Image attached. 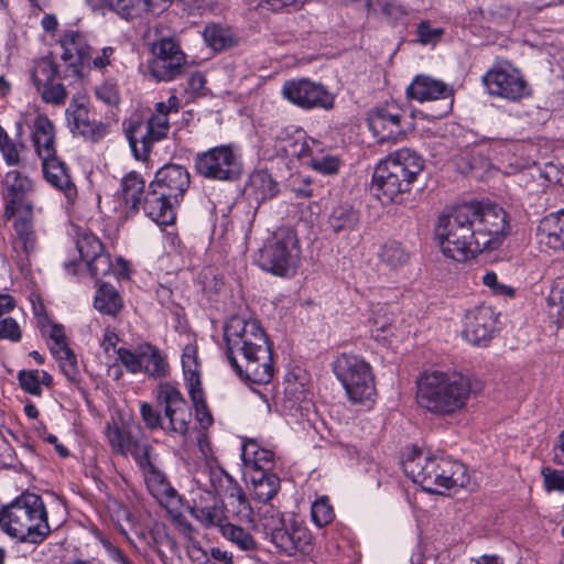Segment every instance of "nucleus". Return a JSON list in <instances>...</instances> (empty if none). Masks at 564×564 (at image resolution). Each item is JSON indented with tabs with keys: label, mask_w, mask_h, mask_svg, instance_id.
Instances as JSON below:
<instances>
[{
	"label": "nucleus",
	"mask_w": 564,
	"mask_h": 564,
	"mask_svg": "<svg viewBox=\"0 0 564 564\" xmlns=\"http://www.w3.org/2000/svg\"><path fill=\"white\" fill-rule=\"evenodd\" d=\"M444 34L442 28H433L430 21H421L416 26V41L423 45H435Z\"/></svg>",
	"instance_id": "obj_49"
},
{
	"label": "nucleus",
	"mask_w": 564,
	"mask_h": 564,
	"mask_svg": "<svg viewBox=\"0 0 564 564\" xmlns=\"http://www.w3.org/2000/svg\"><path fill=\"white\" fill-rule=\"evenodd\" d=\"M56 77H61V74L57 65L50 57L39 59L32 69V79L37 89L53 82Z\"/></svg>",
	"instance_id": "obj_39"
},
{
	"label": "nucleus",
	"mask_w": 564,
	"mask_h": 564,
	"mask_svg": "<svg viewBox=\"0 0 564 564\" xmlns=\"http://www.w3.org/2000/svg\"><path fill=\"white\" fill-rule=\"evenodd\" d=\"M402 109L391 102L377 107L368 113V126L379 142L394 141L401 134Z\"/></svg>",
	"instance_id": "obj_19"
},
{
	"label": "nucleus",
	"mask_w": 564,
	"mask_h": 564,
	"mask_svg": "<svg viewBox=\"0 0 564 564\" xmlns=\"http://www.w3.org/2000/svg\"><path fill=\"white\" fill-rule=\"evenodd\" d=\"M230 497L235 498L236 501L238 502L239 512L247 518H251V516L253 514V509L242 489L240 487H235L232 489V492L230 494Z\"/></svg>",
	"instance_id": "obj_60"
},
{
	"label": "nucleus",
	"mask_w": 564,
	"mask_h": 564,
	"mask_svg": "<svg viewBox=\"0 0 564 564\" xmlns=\"http://www.w3.org/2000/svg\"><path fill=\"white\" fill-rule=\"evenodd\" d=\"M404 471L414 482L432 494L464 487L467 482L466 468L463 464L445 457H429L414 452L403 462Z\"/></svg>",
	"instance_id": "obj_6"
},
{
	"label": "nucleus",
	"mask_w": 564,
	"mask_h": 564,
	"mask_svg": "<svg viewBox=\"0 0 564 564\" xmlns=\"http://www.w3.org/2000/svg\"><path fill=\"white\" fill-rule=\"evenodd\" d=\"M253 498L267 505L280 489V478L270 471H257L249 476Z\"/></svg>",
	"instance_id": "obj_31"
},
{
	"label": "nucleus",
	"mask_w": 564,
	"mask_h": 564,
	"mask_svg": "<svg viewBox=\"0 0 564 564\" xmlns=\"http://www.w3.org/2000/svg\"><path fill=\"white\" fill-rule=\"evenodd\" d=\"M142 469L148 473L147 485L156 499L162 501L163 499L171 500L176 498V490L171 487L164 475L158 471L152 463L151 466Z\"/></svg>",
	"instance_id": "obj_34"
},
{
	"label": "nucleus",
	"mask_w": 564,
	"mask_h": 564,
	"mask_svg": "<svg viewBox=\"0 0 564 564\" xmlns=\"http://www.w3.org/2000/svg\"><path fill=\"white\" fill-rule=\"evenodd\" d=\"M205 42L215 51L224 50L231 45V36L229 32L220 25H207L203 32Z\"/></svg>",
	"instance_id": "obj_43"
},
{
	"label": "nucleus",
	"mask_w": 564,
	"mask_h": 564,
	"mask_svg": "<svg viewBox=\"0 0 564 564\" xmlns=\"http://www.w3.org/2000/svg\"><path fill=\"white\" fill-rule=\"evenodd\" d=\"M119 360L132 373L141 372V347L137 352H132L124 348L118 349Z\"/></svg>",
	"instance_id": "obj_54"
},
{
	"label": "nucleus",
	"mask_w": 564,
	"mask_h": 564,
	"mask_svg": "<svg viewBox=\"0 0 564 564\" xmlns=\"http://www.w3.org/2000/svg\"><path fill=\"white\" fill-rule=\"evenodd\" d=\"M423 166L424 162L416 152L410 149L398 150L377 165L371 188L382 204H400Z\"/></svg>",
	"instance_id": "obj_3"
},
{
	"label": "nucleus",
	"mask_w": 564,
	"mask_h": 564,
	"mask_svg": "<svg viewBox=\"0 0 564 564\" xmlns=\"http://www.w3.org/2000/svg\"><path fill=\"white\" fill-rule=\"evenodd\" d=\"M170 123L165 113H154L147 122L144 131L140 124L129 132V143L138 160H147L154 142L164 139L169 132Z\"/></svg>",
	"instance_id": "obj_17"
},
{
	"label": "nucleus",
	"mask_w": 564,
	"mask_h": 564,
	"mask_svg": "<svg viewBox=\"0 0 564 564\" xmlns=\"http://www.w3.org/2000/svg\"><path fill=\"white\" fill-rule=\"evenodd\" d=\"M96 97L107 105H117L119 102V91L113 83H104L95 90Z\"/></svg>",
	"instance_id": "obj_55"
},
{
	"label": "nucleus",
	"mask_w": 564,
	"mask_h": 564,
	"mask_svg": "<svg viewBox=\"0 0 564 564\" xmlns=\"http://www.w3.org/2000/svg\"><path fill=\"white\" fill-rule=\"evenodd\" d=\"M151 184L152 188H159L174 203H178L189 186V173L181 165L167 164L158 171Z\"/></svg>",
	"instance_id": "obj_22"
},
{
	"label": "nucleus",
	"mask_w": 564,
	"mask_h": 564,
	"mask_svg": "<svg viewBox=\"0 0 564 564\" xmlns=\"http://www.w3.org/2000/svg\"><path fill=\"white\" fill-rule=\"evenodd\" d=\"M153 59L149 63V73L158 82H170L182 75L185 54L171 39H162L153 44Z\"/></svg>",
	"instance_id": "obj_13"
},
{
	"label": "nucleus",
	"mask_w": 564,
	"mask_h": 564,
	"mask_svg": "<svg viewBox=\"0 0 564 564\" xmlns=\"http://www.w3.org/2000/svg\"><path fill=\"white\" fill-rule=\"evenodd\" d=\"M406 95L420 102L438 101L437 109L431 115L433 118H441L452 109V89L443 82L429 76H416L408 87Z\"/></svg>",
	"instance_id": "obj_16"
},
{
	"label": "nucleus",
	"mask_w": 564,
	"mask_h": 564,
	"mask_svg": "<svg viewBox=\"0 0 564 564\" xmlns=\"http://www.w3.org/2000/svg\"><path fill=\"white\" fill-rule=\"evenodd\" d=\"M335 373L354 403L372 402L376 395L370 366L357 356L343 355L335 362Z\"/></svg>",
	"instance_id": "obj_10"
},
{
	"label": "nucleus",
	"mask_w": 564,
	"mask_h": 564,
	"mask_svg": "<svg viewBox=\"0 0 564 564\" xmlns=\"http://www.w3.org/2000/svg\"><path fill=\"white\" fill-rule=\"evenodd\" d=\"M170 123L165 113H154L147 122L144 131L140 124L129 132V143L138 160H147L154 142L164 139L169 132Z\"/></svg>",
	"instance_id": "obj_18"
},
{
	"label": "nucleus",
	"mask_w": 564,
	"mask_h": 564,
	"mask_svg": "<svg viewBox=\"0 0 564 564\" xmlns=\"http://www.w3.org/2000/svg\"><path fill=\"white\" fill-rule=\"evenodd\" d=\"M539 231L550 248L564 249V209L544 217Z\"/></svg>",
	"instance_id": "obj_32"
},
{
	"label": "nucleus",
	"mask_w": 564,
	"mask_h": 564,
	"mask_svg": "<svg viewBox=\"0 0 564 564\" xmlns=\"http://www.w3.org/2000/svg\"><path fill=\"white\" fill-rule=\"evenodd\" d=\"M89 273L96 279L97 283L100 278L108 275L112 271V263L110 257L105 251L98 253V256L86 262Z\"/></svg>",
	"instance_id": "obj_47"
},
{
	"label": "nucleus",
	"mask_w": 564,
	"mask_h": 564,
	"mask_svg": "<svg viewBox=\"0 0 564 564\" xmlns=\"http://www.w3.org/2000/svg\"><path fill=\"white\" fill-rule=\"evenodd\" d=\"M18 380L23 391L33 395H41L42 387H40L39 370H21L18 373Z\"/></svg>",
	"instance_id": "obj_50"
},
{
	"label": "nucleus",
	"mask_w": 564,
	"mask_h": 564,
	"mask_svg": "<svg viewBox=\"0 0 564 564\" xmlns=\"http://www.w3.org/2000/svg\"><path fill=\"white\" fill-rule=\"evenodd\" d=\"M174 204L173 199H170L159 188H152V184H150L143 198V210L154 223L165 226L175 219Z\"/></svg>",
	"instance_id": "obj_24"
},
{
	"label": "nucleus",
	"mask_w": 564,
	"mask_h": 564,
	"mask_svg": "<svg viewBox=\"0 0 564 564\" xmlns=\"http://www.w3.org/2000/svg\"><path fill=\"white\" fill-rule=\"evenodd\" d=\"M471 205L476 212L473 225L477 239L484 242L485 251L497 249L508 230L506 212L497 205Z\"/></svg>",
	"instance_id": "obj_12"
},
{
	"label": "nucleus",
	"mask_w": 564,
	"mask_h": 564,
	"mask_svg": "<svg viewBox=\"0 0 564 564\" xmlns=\"http://www.w3.org/2000/svg\"><path fill=\"white\" fill-rule=\"evenodd\" d=\"M282 150L286 155L297 158L300 160H304L310 156L307 144L302 137L299 139L290 138L285 140Z\"/></svg>",
	"instance_id": "obj_53"
},
{
	"label": "nucleus",
	"mask_w": 564,
	"mask_h": 564,
	"mask_svg": "<svg viewBox=\"0 0 564 564\" xmlns=\"http://www.w3.org/2000/svg\"><path fill=\"white\" fill-rule=\"evenodd\" d=\"M300 248L295 232L290 228L278 229L271 239L259 250L258 264L279 276L295 272Z\"/></svg>",
	"instance_id": "obj_9"
},
{
	"label": "nucleus",
	"mask_w": 564,
	"mask_h": 564,
	"mask_svg": "<svg viewBox=\"0 0 564 564\" xmlns=\"http://www.w3.org/2000/svg\"><path fill=\"white\" fill-rule=\"evenodd\" d=\"M42 167L45 180L55 188L63 192L67 198L76 195V187L73 183L66 164L56 154L42 159Z\"/></svg>",
	"instance_id": "obj_25"
},
{
	"label": "nucleus",
	"mask_w": 564,
	"mask_h": 564,
	"mask_svg": "<svg viewBox=\"0 0 564 564\" xmlns=\"http://www.w3.org/2000/svg\"><path fill=\"white\" fill-rule=\"evenodd\" d=\"M14 229L19 239L22 242L23 250L25 252L32 251L35 246V237L30 215L23 218L15 219Z\"/></svg>",
	"instance_id": "obj_45"
},
{
	"label": "nucleus",
	"mask_w": 564,
	"mask_h": 564,
	"mask_svg": "<svg viewBox=\"0 0 564 564\" xmlns=\"http://www.w3.org/2000/svg\"><path fill=\"white\" fill-rule=\"evenodd\" d=\"M221 533L226 539L243 551H250L256 547V541L252 535L240 527L226 523L221 525Z\"/></svg>",
	"instance_id": "obj_41"
},
{
	"label": "nucleus",
	"mask_w": 564,
	"mask_h": 564,
	"mask_svg": "<svg viewBox=\"0 0 564 564\" xmlns=\"http://www.w3.org/2000/svg\"><path fill=\"white\" fill-rule=\"evenodd\" d=\"M541 476L546 491H564V470L545 466L541 470Z\"/></svg>",
	"instance_id": "obj_51"
},
{
	"label": "nucleus",
	"mask_w": 564,
	"mask_h": 564,
	"mask_svg": "<svg viewBox=\"0 0 564 564\" xmlns=\"http://www.w3.org/2000/svg\"><path fill=\"white\" fill-rule=\"evenodd\" d=\"M482 283L497 295H513V289L506 284L499 283L497 274L495 272L490 271L485 273V275L482 276Z\"/></svg>",
	"instance_id": "obj_59"
},
{
	"label": "nucleus",
	"mask_w": 564,
	"mask_h": 564,
	"mask_svg": "<svg viewBox=\"0 0 564 564\" xmlns=\"http://www.w3.org/2000/svg\"><path fill=\"white\" fill-rule=\"evenodd\" d=\"M156 401L164 411L167 424L163 423L158 410L150 403L143 402L140 404V415L145 426L151 431L162 429L166 433L186 435L192 413L178 389L170 382L160 383Z\"/></svg>",
	"instance_id": "obj_7"
},
{
	"label": "nucleus",
	"mask_w": 564,
	"mask_h": 564,
	"mask_svg": "<svg viewBox=\"0 0 564 564\" xmlns=\"http://www.w3.org/2000/svg\"><path fill=\"white\" fill-rule=\"evenodd\" d=\"M227 358L245 381L268 384L274 375L272 349L268 337L254 319L231 316L224 327Z\"/></svg>",
	"instance_id": "obj_1"
},
{
	"label": "nucleus",
	"mask_w": 564,
	"mask_h": 564,
	"mask_svg": "<svg viewBox=\"0 0 564 564\" xmlns=\"http://www.w3.org/2000/svg\"><path fill=\"white\" fill-rule=\"evenodd\" d=\"M113 54H115V50L111 46H106L101 50L100 55H98L94 58L90 57V59L93 61V65L96 68L102 69L106 66L111 64V58H112Z\"/></svg>",
	"instance_id": "obj_63"
},
{
	"label": "nucleus",
	"mask_w": 564,
	"mask_h": 564,
	"mask_svg": "<svg viewBox=\"0 0 564 564\" xmlns=\"http://www.w3.org/2000/svg\"><path fill=\"white\" fill-rule=\"evenodd\" d=\"M261 511V523L270 534L271 542L286 555L297 552L307 554L312 551L310 530L293 517L286 518L273 506H264Z\"/></svg>",
	"instance_id": "obj_8"
},
{
	"label": "nucleus",
	"mask_w": 564,
	"mask_h": 564,
	"mask_svg": "<svg viewBox=\"0 0 564 564\" xmlns=\"http://www.w3.org/2000/svg\"><path fill=\"white\" fill-rule=\"evenodd\" d=\"M193 400L195 404L196 417L200 425L204 429L210 426L213 423V416L209 413L206 403L202 400L198 401L195 395H193Z\"/></svg>",
	"instance_id": "obj_61"
},
{
	"label": "nucleus",
	"mask_w": 564,
	"mask_h": 564,
	"mask_svg": "<svg viewBox=\"0 0 564 564\" xmlns=\"http://www.w3.org/2000/svg\"><path fill=\"white\" fill-rule=\"evenodd\" d=\"M192 516L199 521L204 527H220L224 520V513L220 508L213 507H193L191 510Z\"/></svg>",
	"instance_id": "obj_44"
},
{
	"label": "nucleus",
	"mask_w": 564,
	"mask_h": 564,
	"mask_svg": "<svg viewBox=\"0 0 564 564\" xmlns=\"http://www.w3.org/2000/svg\"><path fill=\"white\" fill-rule=\"evenodd\" d=\"M416 383L417 403L438 415H452L462 411L471 392L469 378L459 372L424 373Z\"/></svg>",
	"instance_id": "obj_2"
},
{
	"label": "nucleus",
	"mask_w": 564,
	"mask_h": 564,
	"mask_svg": "<svg viewBox=\"0 0 564 564\" xmlns=\"http://www.w3.org/2000/svg\"><path fill=\"white\" fill-rule=\"evenodd\" d=\"M94 306L101 313L115 315L121 308V300L111 285L100 283L95 296Z\"/></svg>",
	"instance_id": "obj_37"
},
{
	"label": "nucleus",
	"mask_w": 564,
	"mask_h": 564,
	"mask_svg": "<svg viewBox=\"0 0 564 564\" xmlns=\"http://www.w3.org/2000/svg\"><path fill=\"white\" fill-rule=\"evenodd\" d=\"M0 527L22 542H42L50 533V525L41 497L24 494L3 508L0 512Z\"/></svg>",
	"instance_id": "obj_5"
},
{
	"label": "nucleus",
	"mask_w": 564,
	"mask_h": 564,
	"mask_svg": "<svg viewBox=\"0 0 564 564\" xmlns=\"http://www.w3.org/2000/svg\"><path fill=\"white\" fill-rule=\"evenodd\" d=\"M4 186L9 195L7 209H11L14 213L24 205L25 196L32 191V182L19 171H10L6 174Z\"/></svg>",
	"instance_id": "obj_28"
},
{
	"label": "nucleus",
	"mask_w": 564,
	"mask_h": 564,
	"mask_svg": "<svg viewBox=\"0 0 564 564\" xmlns=\"http://www.w3.org/2000/svg\"><path fill=\"white\" fill-rule=\"evenodd\" d=\"M484 84L491 95L517 100L527 95V85L513 68L496 67L486 73Z\"/></svg>",
	"instance_id": "obj_20"
},
{
	"label": "nucleus",
	"mask_w": 564,
	"mask_h": 564,
	"mask_svg": "<svg viewBox=\"0 0 564 564\" xmlns=\"http://www.w3.org/2000/svg\"><path fill=\"white\" fill-rule=\"evenodd\" d=\"M106 434L113 453L131 455L140 468L151 466V446L139 425L119 426L117 423H108Z\"/></svg>",
	"instance_id": "obj_11"
},
{
	"label": "nucleus",
	"mask_w": 564,
	"mask_h": 564,
	"mask_svg": "<svg viewBox=\"0 0 564 564\" xmlns=\"http://www.w3.org/2000/svg\"><path fill=\"white\" fill-rule=\"evenodd\" d=\"M310 164L314 170L327 175L337 173L339 166L338 160L334 156L311 159Z\"/></svg>",
	"instance_id": "obj_57"
},
{
	"label": "nucleus",
	"mask_w": 564,
	"mask_h": 564,
	"mask_svg": "<svg viewBox=\"0 0 564 564\" xmlns=\"http://www.w3.org/2000/svg\"><path fill=\"white\" fill-rule=\"evenodd\" d=\"M61 369L63 373L66 376V378L72 381L76 382L79 379V369L77 365V359L75 354L72 351L70 354L66 355L65 357L58 359Z\"/></svg>",
	"instance_id": "obj_56"
},
{
	"label": "nucleus",
	"mask_w": 564,
	"mask_h": 564,
	"mask_svg": "<svg viewBox=\"0 0 564 564\" xmlns=\"http://www.w3.org/2000/svg\"><path fill=\"white\" fill-rule=\"evenodd\" d=\"M76 246L85 262H88L90 259L104 251V245L99 238L91 232H83L78 235Z\"/></svg>",
	"instance_id": "obj_42"
},
{
	"label": "nucleus",
	"mask_w": 564,
	"mask_h": 564,
	"mask_svg": "<svg viewBox=\"0 0 564 564\" xmlns=\"http://www.w3.org/2000/svg\"><path fill=\"white\" fill-rule=\"evenodd\" d=\"M242 462L250 476L257 471H269L273 453L260 447L254 441L246 442L241 453Z\"/></svg>",
	"instance_id": "obj_29"
},
{
	"label": "nucleus",
	"mask_w": 564,
	"mask_h": 564,
	"mask_svg": "<svg viewBox=\"0 0 564 564\" xmlns=\"http://www.w3.org/2000/svg\"><path fill=\"white\" fill-rule=\"evenodd\" d=\"M68 124L74 133L82 134L93 141L100 139L106 133V127L89 120L88 109L84 105L74 102L66 110Z\"/></svg>",
	"instance_id": "obj_26"
},
{
	"label": "nucleus",
	"mask_w": 564,
	"mask_h": 564,
	"mask_svg": "<svg viewBox=\"0 0 564 564\" xmlns=\"http://www.w3.org/2000/svg\"><path fill=\"white\" fill-rule=\"evenodd\" d=\"M107 2L111 10L126 19L154 11L152 0H107Z\"/></svg>",
	"instance_id": "obj_35"
},
{
	"label": "nucleus",
	"mask_w": 564,
	"mask_h": 564,
	"mask_svg": "<svg viewBox=\"0 0 564 564\" xmlns=\"http://www.w3.org/2000/svg\"><path fill=\"white\" fill-rule=\"evenodd\" d=\"M4 161L9 165H17L20 162V155L14 142L10 139L0 147Z\"/></svg>",
	"instance_id": "obj_62"
},
{
	"label": "nucleus",
	"mask_w": 564,
	"mask_h": 564,
	"mask_svg": "<svg viewBox=\"0 0 564 564\" xmlns=\"http://www.w3.org/2000/svg\"><path fill=\"white\" fill-rule=\"evenodd\" d=\"M379 257L387 265L395 269L409 261V252L398 241H388L381 247Z\"/></svg>",
	"instance_id": "obj_40"
},
{
	"label": "nucleus",
	"mask_w": 564,
	"mask_h": 564,
	"mask_svg": "<svg viewBox=\"0 0 564 564\" xmlns=\"http://www.w3.org/2000/svg\"><path fill=\"white\" fill-rule=\"evenodd\" d=\"M282 94L288 100L304 109L319 107L329 110L334 107V96L323 85L308 79L285 83Z\"/></svg>",
	"instance_id": "obj_15"
},
{
	"label": "nucleus",
	"mask_w": 564,
	"mask_h": 564,
	"mask_svg": "<svg viewBox=\"0 0 564 564\" xmlns=\"http://www.w3.org/2000/svg\"><path fill=\"white\" fill-rule=\"evenodd\" d=\"M473 219H476V212L471 204L457 206L438 218L435 235L444 256L464 262L485 251L484 242L476 237Z\"/></svg>",
	"instance_id": "obj_4"
},
{
	"label": "nucleus",
	"mask_w": 564,
	"mask_h": 564,
	"mask_svg": "<svg viewBox=\"0 0 564 564\" xmlns=\"http://www.w3.org/2000/svg\"><path fill=\"white\" fill-rule=\"evenodd\" d=\"M32 141L41 159H47L56 154L54 124L45 116H37L34 119Z\"/></svg>",
	"instance_id": "obj_27"
},
{
	"label": "nucleus",
	"mask_w": 564,
	"mask_h": 564,
	"mask_svg": "<svg viewBox=\"0 0 564 564\" xmlns=\"http://www.w3.org/2000/svg\"><path fill=\"white\" fill-rule=\"evenodd\" d=\"M144 189V181L134 172L127 174L121 182V195L127 205L138 210L141 205V195Z\"/></svg>",
	"instance_id": "obj_36"
},
{
	"label": "nucleus",
	"mask_w": 564,
	"mask_h": 564,
	"mask_svg": "<svg viewBox=\"0 0 564 564\" xmlns=\"http://www.w3.org/2000/svg\"><path fill=\"white\" fill-rule=\"evenodd\" d=\"M311 513L314 523L319 528L330 523L335 517L333 507L326 497L319 498L313 503Z\"/></svg>",
	"instance_id": "obj_46"
},
{
	"label": "nucleus",
	"mask_w": 564,
	"mask_h": 564,
	"mask_svg": "<svg viewBox=\"0 0 564 564\" xmlns=\"http://www.w3.org/2000/svg\"><path fill=\"white\" fill-rule=\"evenodd\" d=\"M494 312L489 306H477L465 315L464 338L474 346H486L492 338Z\"/></svg>",
	"instance_id": "obj_21"
},
{
	"label": "nucleus",
	"mask_w": 564,
	"mask_h": 564,
	"mask_svg": "<svg viewBox=\"0 0 564 564\" xmlns=\"http://www.w3.org/2000/svg\"><path fill=\"white\" fill-rule=\"evenodd\" d=\"M62 58L73 76L80 75V66L90 61V46L86 37L78 31H67L61 40Z\"/></svg>",
	"instance_id": "obj_23"
},
{
	"label": "nucleus",
	"mask_w": 564,
	"mask_h": 564,
	"mask_svg": "<svg viewBox=\"0 0 564 564\" xmlns=\"http://www.w3.org/2000/svg\"><path fill=\"white\" fill-rule=\"evenodd\" d=\"M41 96L46 104L62 106L67 98V91L63 84H53V82L41 86Z\"/></svg>",
	"instance_id": "obj_48"
},
{
	"label": "nucleus",
	"mask_w": 564,
	"mask_h": 564,
	"mask_svg": "<svg viewBox=\"0 0 564 564\" xmlns=\"http://www.w3.org/2000/svg\"><path fill=\"white\" fill-rule=\"evenodd\" d=\"M0 338L11 341H19L21 338V329L18 323L11 318L0 321Z\"/></svg>",
	"instance_id": "obj_58"
},
{
	"label": "nucleus",
	"mask_w": 564,
	"mask_h": 564,
	"mask_svg": "<svg viewBox=\"0 0 564 564\" xmlns=\"http://www.w3.org/2000/svg\"><path fill=\"white\" fill-rule=\"evenodd\" d=\"M550 301L558 306L557 332L558 336H564V281H557L552 288Z\"/></svg>",
	"instance_id": "obj_52"
},
{
	"label": "nucleus",
	"mask_w": 564,
	"mask_h": 564,
	"mask_svg": "<svg viewBox=\"0 0 564 564\" xmlns=\"http://www.w3.org/2000/svg\"><path fill=\"white\" fill-rule=\"evenodd\" d=\"M552 453L553 462L564 467V430L557 436Z\"/></svg>",
	"instance_id": "obj_64"
},
{
	"label": "nucleus",
	"mask_w": 564,
	"mask_h": 564,
	"mask_svg": "<svg viewBox=\"0 0 564 564\" xmlns=\"http://www.w3.org/2000/svg\"><path fill=\"white\" fill-rule=\"evenodd\" d=\"M250 187L254 191L258 199H270L274 197L279 187L272 176L265 171H257L250 176Z\"/></svg>",
	"instance_id": "obj_38"
},
{
	"label": "nucleus",
	"mask_w": 564,
	"mask_h": 564,
	"mask_svg": "<svg viewBox=\"0 0 564 564\" xmlns=\"http://www.w3.org/2000/svg\"><path fill=\"white\" fill-rule=\"evenodd\" d=\"M359 214L350 205H339L333 208L328 217L329 229L337 236L347 237L356 230Z\"/></svg>",
	"instance_id": "obj_30"
},
{
	"label": "nucleus",
	"mask_w": 564,
	"mask_h": 564,
	"mask_svg": "<svg viewBox=\"0 0 564 564\" xmlns=\"http://www.w3.org/2000/svg\"><path fill=\"white\" fill-rule=\"evenodd\" d=\"M195 169L198 174L218 181H231L240 173L237 159L228 145L216 147L198 154Z\"/></svg>",
	"instance_id": "obj_14"
},
{
	"label": "nucleus",
	"mask_w": 564,
	"mask_h": 564,
	"mask_svg": "<svg viewBox=\"0 0 564 564\" xmlns=\"http://www.w3.org/2000/svg\"><path fill=\"white\" fill-rule=\"evenodd\" d=\"M142 371L154 378L164 377L169 371V364L165 357L152 345L141 346V372Z\"/></svg>",
	"instance_id": "obj_33"
}]
</instances>
